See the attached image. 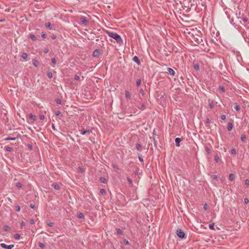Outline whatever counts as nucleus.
<instances>
[{
    "instance_id": "nucleus-1",
    "label": "nucleus",
    "mask_w": 249,
    "mask_h": 249,
    "mask_svg": "<svg viewBox=\"0 0 249 249\" xmlns=\"http://www.w3.org/2000/svg\"><path fill=\"white\" fill-rule=\"evenodd\" d=\"M107 34L108 35V36L113 39H114L117 43L119 44L123 43V40L122 39L121 36L116 33L107 31Z\"/></svg>"
},
{
    "instance_id": "nucleus-2",
    "label": "nucleus",
    "mask_w": 249,
    "mask_h": 249,
    "mask_svg": "<svg viewBox=\"0 0 249 249\" xmlns=\"http://www.w3.org/2000/svg\"><path fill=\"white\" fill-rule=\"evenodd\" d=\"M80 20L82 24L87 26L89 23V21L85 17L81 16L80 17Z\"/></svg>"
},
{
    "instance_id": "nucleus-3",
    "label": "nucleus",
    "mask_w": 249,
    "mask_h": 249,
    "mask_svg": "<svg viewBox=\"0 0 249 249\" xmlns=\"http://www.w3.org/2000/svg\"><path fill=\"white\" fill-rule=\"evenodd\" d=\"M177 234L178 237L181 239L185 238L186 237L185 233L181 229L177 230Z\"/></svg>"
},
{
    "instance_id": "nucleus-4",
    "label": "nucleus",
    "mask_w": 249,
    "mask_h": 249,
    "mask_svg": "<svg viewBox=\"0 0 249 249\" xmlns=\"http://www.w3.org/2000/svg\"><path fill=\"white\" fill-rule=\"evenodd\" d=\"M0 246L5 249H12L14 247V245H7L4 243H1Z\"/></svg>"
},
{
    "instance_id": "nucleus-5",
    "label": "nucleus",
    "mask_w": 249,
    "mask_h": 249,
    "mask_svg": "<svg viewBox=\"0 0 249 249\" xmlns=\"http://www.w3.org/2000/svg\"><path fill=\"white\" fill-rule=\"evenodd\" d=\"M91 133H92V130H89V129L80 131V134L81 135H85L86 134H90Z\"/></svg>"
},
{
    "instance_id": "nucleus-6",
    "label": "nucleus",
    "mask_w": 249,
    "mask_h": 249,
    "mask_svg": "<svg viewBox=\"0 0 249 249\" xmlns=\"http://www.w3.org/2000/svg\"><path fill=\"white\" fill-rule=\"evenodd\" d=\"M167 72L172 76L175 74V71L172 68H167Z\"/></svg>"
},
{
    "instance_id": "nucleus-7",
    "label": "nucleus",
    "mask_w": 249,
    "mask_h": 249,
    "mask_svg": "<svg viewBox=\"0 0 249 249\" xmlns=\"http://www.w3.org/2000/svg\"><path fill=\"white\" fill-rule=\"evenodd\" d=\"M100 54V51L99 50L96 49L92 53V55L93 57H97Z\"/></svg>"
},
{
    "instance_id": "nucleus-8",
    "label": "nucleus",
    "mask_w": 249,
    "mask_h": 249,
    "mask_svg": "<svg viewBox=\"0 0 249 249\" xmlns=\"http://www.w3.org/2000/svg\"><path fill=\"white\" fill-rule=\"evenodd\" d=\"M233 128V125L231 123H229L227 125V129L229 131L232 130Z\"/></svg>"
},
{
    "instance_id": "nucleus-9",
    "label": "nucleus",
    "mask_w": 249,
    "mask_h": 249,
    "mask_svg": "<svg viewBox=\"0 0 249 249\" xmlns=\"http://www.w3.org/2000/svg\"><path fill=\"white\" fill-rule=\"evenodd\" d=\"M52 186L56 190H58L60 189L59 185L56 183H53Z\"/></svg>"
},
{
    "instance_id": "nucleus-10",
    "label": "nucleus",
    "mask_w": 249,
    "mask_h": 249,
    "mask_svg": "<svg viewBox=\"0 0 249 249\" xmlns=\"http://www.w3.org/2000/svg\"><path fill=\"white\" fill-rule=\"evenodd\" d=\"M181 141V139L179 138H177L175 139L176 145L178 147L179 146V143Z\"/></svg>"
},
{
    "instance_id": "nucleus-11",
    "label": "nucleus",
    "mask_w": 249,
    "mask_h": 249,
    "mask_svg": "<svg viewBox=\"0 0 249 249\" xmlns=\"http://www.w3.org/2000/svg\"><path fill=\"white\" fill-rule=\"evenodd\" d=\"M32 63L35 67H37L39 64L38 62L35 59L32 60Z\"/></svg>"
},
{
    "instance_id": "nucleus-12",
    "label": "nucleus",
    "mask_w": 249,
    "mask_h": 249,
    "mask_svg": "<svg viewBox=\"0 0 249 249\" xmlns=\"http://www.w3.org/2000/svg\"><path fill=\"white\" fill-rule=\"evenodd\" d=\"M133 60L134 61H135L137 64H140V61L139 58L137 56H135L133 58Z\"/></svg>"
},
{
    "instance_id": "nucleus-13",
    "label": "nucleus",
    "mask_w": 249,
    "mask_h": 249,
    "mask_svg": "<svg viewBox=\"0 0 249 249\" xmlns=\"http://www.w3.org/2000/svg\"><path fill=\"white\" fill-rule=\"evenodd\" d=\"M234 105L235 106L234 109L237 111H240L241 108L240 106L238 105L236 103H234Z\"/></svg>"
},
{
    "instance_id": "nucleus-14",
    "label": "nucleus",
    "mask_w": 249,
    "mask_h": 249,
    "mask_svg": "<svg viewBox=\"0 0 249 249\" xmlns=\"http://www.w3.org/2000/svg\"><path fill=\"white\" fill-rule=\"evenodd\" d=\"M45 27L50 29V30H51L52 29V24L50 22H48L47 23H46L45 24Z\"/></svg>"
},
{
    "instance_id": "nucleus-15",
    "label": "nucleus",
    "mask_w": 249,
    "mask_h": 249,
    "mask_svg": "<svg viewBox=\"0 0 249 249\" xmlns=\"http://www.w3.org/2000/svg\"><path fill=\"white\" fill-rule=\"evenodd\" d=\"M241 139L243 142H245L246 140V136L245 134H242L241 136Z\"/></svg>"
},
{
    "instance_id": "nucleus-16",
    "label": "nucleus",
    "mask_w": 249,
    "mask_h": 249,
    "mask_svg": "<svg viewBox=\"0 0 249 249\" xmlns=\"http://www.w3.org/2000/svg\"><path fill=\"white\" fill-rule=\"evenodd\" d=\"M29 37L33 41L36 40V37L33 34H31L29 36Z\"/></svg>"
},
{
    "instance_id": "nucleus-17",
    "label": "nucleus",
    "mask_w": 249,
    "mask_h": 249,
    "mask_svg": "<svg viewBox=\"0 0 249 249\" xmlns=\"http://www.w3.org/2000/svg\"><path fill=\"white\" fill-rule=\"evenodd\" d=\"M125 96H126V98L127 99H130V94L129 92V91L128 90H125Z\"/></svg>"
},
{
    "instance_id": "nucleus-18",
    "label": "nucleus",
    "mask_w": 249,
    "mask_h": 249,
    "mask_svg": "<svg viewBox=\"0 0 249 249\" xmlns=\"http://www.w3.org/2000/svg\"><path fill=\"white\" fill-rule=\"evenodd\" d=\"M36 116L35 115H33L30 114L29 115V118L30 120H32L33 121H35L36 120Z\"/></svg>"
},
{
    "instance_id": "nucleus-19",
    "label": "nucleus",
    "mask_w": 249,
    "mask_h": 249,
    "mask_svg": "<svg viewBox=\"0 0 249 249\" xmlns=\"http://www.w3.org/2000/svg\"><path fill=\"white\" fill-rule=\"evenodd\" d=\"M235 178V176L233 174H230L229 175V179L231 181H233Z\"/></svg>"
},
{
    "instance_id": "nucleus-20",
    "label": "nucleus",
    "mask_w": 249,
    "mask_h": 249,
    "mask_svg": "<svg viewBox=\"0 0 249 249\" xmlns=\"http://www.w3.org/2000/svg\"><path fill=\"white\" fill-rule=\"evenodd\" d=\"M21 57L24 59H26L28 57V54L25 53H23L21 55Z\"/></svg>"
},
{
    "instance_id": "nucleus-21",
    "label": "nucleus",
    "mask_w": 249,
    "mask_h": 249,
    "mask_svg": "<svg viewBox=\"0 0 249 249\" xmlns=\"http://www.w3.org/2000/svg\"><path fill=\"white\" fill-rule=\"evenodd\" d=\"M100 182L104 183H105L107 182V180H106V178H105L104 177L100 178Z\"/></svg>"
},
{
    "instance_id": "nucleus-22",
    "label": "nucleus",
    "mask_w": 249,
    "mask_h": 249,
    "mask_svg": "<svg viewBox=\"0 0 249 249\" xmlns=\"http://www.w3.org/2000/svg\"><path fill=\"white\" fill-rule=\"evenodd\" d=\"M136 147L137 148V149L139 151H141V147H142V145L139 144V143H137L136 145Z\"/></svg>"
},
{
    "instance_id": "nucleus-23",
    "label": "nucleus",
    "mask_w": 249,
    "mask_h": 249,
    "mask_svg": "<svg viewBox=\"0 0 249 249\" xmlns=\"http://www.w3.org/2000/svg\"><path fill=\"white\" fill-rule=\"evenodd\" d=\"M138 107H139V109H141L142 110H143L146 108L145 106L143 104H141L140 106H138Z\"/></svg>"
},
{
    "instance_id": "nucleus-24",
    "label": "nucleus",
    "mask_w": 249,
    "mask_h": 249,
    "mask_svg": "<svg viewBox=\"0 0 249 249\" xmlns=\"http://www.w3.org/2000/svg\"><path fill=\"white\" fill-rule=\"evenodd\" d=\"M77 217L80 219H82L84 218V215L82 213H79L77 214Z\"/></svg>"
},
{
    "instance_id": "nucleus-25",
    "label": "nucleus",
    "mask_w": 249,
    "mask_h": 249,
    "mask_svg": "<svg viewBox=\"0 0 249 249\" xmlns=\"http://www.w3.org/2000/svg\"><path fill=\"white\" fill-rule=\"evenodd\" d=\"M38 246L40 248H41L42 249H43L45 248V245L43 243H41V242H39L38 243Z\"/></svg>"
},
{
    "instance_id": "nucleus-26",
    "label": "nucleus",
    "mask_w": 249,
    "mask_h": 249,
    "mask_svg": "<svg viewBox=\"0 0 249 249\" xmlns=\"http://www.w3.org/2000/svg\"><path fill=\"white\" fill-rule=\"evenodd\" d=\"M5 150L7 151H8V152H11L13 150V148L11 147H9V146H5Z\"/></svg>"
},
{
    "instance_id": "nucleus-27",
    "label": "nucleus",
    "mask_w": 249,
    "mask_h": 249,
    "mask_svg": "<svg viewBox=\"0 0 249 249\" xmlns=\"http://www.w3.org/2000/svg\"><path fill=\"white\" fill-rule=\"evenodd\" d=\"M214 223L210 224L209 225V227L210 229H211L212 230H214Z\"/></svg>"
},
{
    "instance_id": "nucleus-28",
    "label": "nucleus",
    "mask_w": 249,
    "mask_h": 249,
    "mask_svg": "<svg viewBox=\"0 0 249 249\" xmlns=\"http://www.w3.org/2000/svg\"><path fill=\"white\" fill-rule=\"evenodd\" d=\"M214 160L216 162H218L219 161H220V159L218 157V155H215L214 156Z\"/></svg>"
},
{
    "instance_id": "nucleus-29",
    "label": "nucleus",
    "mask_w": 249,
    "mask_h": 249,
    "mask_svg": "<svg viewBox=\"0 0 249 249\" xmlns=\"http://www.w3.org/2000/svg\"><path fill=\"white\" fill-rule=\"evenodd\" d=\"M209 106L211 109H212L214 107V104L213 101H211L210 103H209Z\"/></svg>"
},
{
    "instance_id": "nucleus-30",
    "label": "nucleus",
    "mask_w": 249,
    "mask_h": 249,
    "mask_svg": "<svg viewBox=\"0 0 249 249\" xmlns=\"http://www.w3.org/2000/svg\"><path fill=\"white\" fill-rule=\"evenodd\" d=\"M16 186L18 188H20L22 187V184L19 182H17L15 184Z\"/></svg>"
},
{
    "instance_id": "nucleus-31",
    "label": "nucleus",
    "mask_w": 249,
    "mask_h": 249,
    "mask_svg": "<svg viewBox=\"0 0 249 249\" xmlns=\"http://www.w3.org/2000/svg\"><path fill=\"white\" fill-rule=\"evenodd\" d=\"M219 89L220 91H221L222 92H224L225 91L224 87L222 86H220L219 87Z\"/></svg>"
},
{
    "instance_id": "nucleus-32",
    "label": "nucleus",
    "mask_w": 249,
    "mask_h": 249,
    "mask_svg": "<svg viewBox=\"0 0 249 249\" xmlns=\"http://www.w3.org/2000/svg\"><path fill=\"white\" fill-rule=\"evenodd\" d=\"M55 102L57 104L61 105L62 104V101L60 99H56L55 100Z\"/></svg>"
},
{
    "instance_id": "nucleus-33",
    "label": "nucleus",
    "mask_w": 249,
    "mask_h": 249,
    "mask_svg": "<svg viewBox=\"0 0 249 249\" xmlns=\"http://www.w3.org/2000/svg\"><path fill=\"white\" fill-rule=\"evenodd\" d=\"M47 75L48 77L50 78H52L53 77V74L51 71L48 72Z\"/></svg>"
},
{
    "instance_id": "nucleus-34",
    "label": "nucleus",
    "mask_w": 249,
    "mask_h": 249,
    "mask_svg": "<svg viewBox=\"0 0 249 249\" xmlns=\"http://www.w3.org/2000/svg\"><path fill=\"white\" fill-rule=\"evenodd\" d=\"M78 171L79 173H82L84 172V170L82 167H79L78 168Z\"/></svg>"
},
{
    "instance_id": "nucleus-35",
    "label": "nucleus",
    "mask_w": 249,
    "mask_h": 249,
    "mask_svg": "<svg viewBox=\"0 0 249 249\" xmlns=\"http://www.w3.org/2000/svg\"><path fill=\"white\" fill-rule=\"evenodd\" d=\"M141 79H137V80H136L137 86L139 87L141 84Z\"/></svg>"
},
{
    "instance_id": "nucleus-36",
    "label": "nucleus",
    "mask_w": 249,
    "mask_h": 249,
    "mask_svg": "<svg viewBox=\"0 0 249 249\" xmlns=\"http://www.w3.org/2000/svg\"><path fill=\"white\" fill-rule=\"evenodd\" d=\"M5 140H6V141H8V140H16V138L8 137L7 138H5Z\"/></svg>"
},
{
    "instance_id": "nucleus-37",
    "label": "nucleus",
    "mask_w": 249,
    "mask_h": 249,
    "mask_svg": "<svg viewBox=\"0 0 249 249\" xmlns=\"http://www.w3.org/2000/svg\"><path fill=\"white\" fill-rule=\"evenodd\" d=\"M14 238L15 239L18 240L20 238V235L19 234H15L14 235Z\"/></svg>"
},
{
    "instance_id": "nucleus-38",
    "label": "nucleus",
    "mask_w": 249,
    "mask_h": 249,
    "mask_svg": "<svg viewBox=\"0 0 249 249\" xmlns=\"http://www.w3.org/2000/svg\"><path fill=\"white\" fill-rule=\"evenodd\" d=\"M54 224L53 222H48L47 223V225L50 227H53L54 226Z\"/></svg>"
},
{
    "instance_id": "nucleus-39",
    "label": "nucleus",
    "mask_w": 249,
    "mask_h": 249,
    "mask_svg": "<svg viewBox=\"0 0 249 249\" xmlns=\"http://www.w3.org/2000/svg\"><path fill=\"white\" fill-rule=\"evenodd\" d=\"M100 193L101 194H102V195H105L106 194V191L105 189H101L100 190Z\"/></svg>"
},
{
    "instance_id": "nucleus-40",
    "label": "nucleus",
    "mask_w": 249,
    "mask_h": 249,
    "mask_svg": "<svg viewBox=\"0 0 249 249\" xmlns=\"http://www.w3.org/2000/svg\"><path fill=\"white\" fill-rule=\"evenodd\" d=\"M231 153L232 154H236V150L235 148H233L231 149Z\"/></svg>"
},
{
    "instance_id": "nucleus-41",
    "label": "nucleus",
    "mask_w": 249,
    "mask_h": 249,
    "mask_svg": "<svg viewBox=\"0 0 249 249\" xmlns=\"http://www.w3.org/2000/svg\"><path fill=\"white\" fill-rule=\"evenodd\" d=\"M116 231H117V234H122V231L120 229H117Z\"/></svg>"
},
{
    "instance_id": "nucleus-42",
    "label": "nucleus",
    "mask_w": 249,
    "mask_h": 249,
    "mask_svg": "<svg viewBox=\"0 0 249 249\" xmlns=\"http://www.w3.org/2000/svg\"><path fill=\"white\" fill-rule=\"evenodd\" d=\"M4 229L5 231H8L10 230V227L7 225L4 226Z\"/></svg>"
},
{
    "instance_id": "nucleus-43",
    "label": "nucleus",
    "mask_w": 249,
    "mask_h": 249,
    "mask_svg": "<svg viewBox=\"0 0 249 249\" xmlns=\"http://www.w3.org/2000/svg\"><path fill=\"white\" fill-rule=\"evenodd\" d=\"M127 179L129 184H132V180L130 178L127 177Z\"/></svg>"
},
{
    "instance_id": "nucleus-44",
    "label": "nucleus",
    "mask_w": 249,
    "mask_h": 249,
    "mask_svg": "<svg viewBox=\"0 0 249 249\" xmlns=\"http://www.w3.org/2000/svg\"><path fill=\"white\" fill-rule=\"evenodd\" d=\"M194 67L195 69H196V70H198L199 69V65L197 64H195Z\"/></svg>"
},
{
    "instance_id": "nucleus-45",
    "label": "nucleus",
    "mask_w": 249,
    "mask_h": 249,
    "mask_svg": "<svg viewBox=\"0 0 249 249\" xmlns=\"http://www.w3.org/2000/svg\"><path fill=\"white\" fill-rule=\"evenodd\" d=\"M124 244L125 245H129V243L128 241L126 240V239H124Z\"/></svg>"
},
{
    "instance_id": "nucleus-46",
    "label": "nucleus",
    "mask_w": 249,
    "mask_h": 249,
    "mask_svg": "<svg viewBox=\"0 0 249 249\" xmlns=\"http://www.w3.org/2000/svg\"><path fill=\"white\" fill-rule=\"evenodd\" d=\"M20 210V207L18 205L16 206V211L17 212H19Z\"/></svg>"
},
{
    "instance_id": "nucleus-47",
    "label": "nucleus",
    "mask_w": 249,
    "mask_h": 249,
    "mask_svg": "<svg viewBox=\"0 0 249 249\" xmlns=\"http://www.w3.org/2000/svg\"><path fill=\"white\" fill-rule=\"evenodd\" d=\"M205 149L207 153H210L211 150H210V149H209V148L208 147H207V146H206V147H205Z\"/></svg>"
},
{
    "instance_id": "nucleus-48",
    "label": "nucleus",
    "mask_w": 249,
    "mask_h": 249,
    "mask_svg": "<svg viewBox=\"0 0 249 249\" xmlns=\"http://www.w3.org/2000/svg\"><path fill=\"white\" fill-rule=\"evenodd\" d=\"M220 118L223 120H225L226 119V117L225 115H221Z\"/></svg>"
},
{
    "instance_id": "nucleus-49",
    "label": "nucleus",
    "mask_w": 249,
    "mask_h": 249,
    "mask_svg": "<svg viewBox=\"0 0 249 249\" xmlns=\"http://www.w3.org/2000/svg\"><path fill=\"white\" fill-rule=\"evenodd\" d=\"M52 62L53 65H55L56 63V60L54 58L52 59Z\"/></svg>"
},
{
    "instance_id": "nucleus-50",
    "label": "nucleus",
    "mask_w": 249,
    "mask_h": 249,
    "mask_svg": "<svg viewBox=\"0 0 249 249\" xmlns=\"http://www.w3.org/2000/svg\"><path fill=\"white\" fill-rule=\"evenodd\" d=\"M245 183L246 185H249V180L248 179H247L245 180Z\"/></svg>"
},
{
    "instance_id": "nucleus-51",
    "label": "nucleus",
    "mask_w": 249,
    "mask_h": 249,
    "mask_svg": "<svg viewBox=\"0 0 249 249\" xmlns=\"http://www.w3.org/2000/svg\"><path fill=\"white\" fill-rule=\"evenodd\" d=\"M41 37L42 38H46L47 37V35L46 34H45V33H42L41 34Z\"/></svg>"
},
{
    "instance_id": "nucleus-52",
    "label": "nucleus",
    "mask_w": 249,
    "mask_h": 249,
    "mask_svg": "<svg viewBox=\"0 0 249 249\" xmlns=\"http://www.w3.org/2000/svg\"><path fill=\"white\" fill-rule=\"evenodd\" d=\"M79 79H80V77H79V76L78 75H76V74L75 75V76H74V79L75 80H79Z\"/></svg>"
},
{
    "instance_id": "nucleus-53",
    "label": "nucleus",
    "mask_w": 249,
    "mask_h": 249,
    "mask_svg": "<svg viewBox=\"0 0 249 249\" xmlns=\"http://www.w3.org/2000/svg\"><path fill=\"white\" fill-rule=\"evenodd\" d=\"M249 199L247 198H244V203L246 204H248V203H249Z\"/></svg>"
},
{
    "instance_id": "nucleus-54",
    "label": "nucleus",
    "mask_w": 249,
    "mask_h": 249,
    "mask_svg": "<svg viewBox=\"0 0 249 249\" xmlns=\"http://www.w3.org/2000/svg\"><path fill=\"white\" fill-rule=\"evenodd\" d=\"M30 207L33 209H35L36 208L35 205L32 203L30 205Z\"/></svg>"
},
{
    "instance_id": "nucleus-55",
    "label": "nucleus",
    "mask_w": 249,
    "mask_h": 249,
    "mask_svg": "<svg viewBox=\"0 0 249 249\" xmlns=\"http://www.w3.org/2000/svg\"><path fill=\"white\" fill-rule=\"evenodd\" d=\"M61 114V112L59 111H56L55 112V115L56 116H59Z\"/></svg>"
},
{
    "instance_id": "nucleus-56",
    "label": "nucleus",
    "mask_w": 249,
    "mask_h": 249,
    "mask_svg": "<svg viewBox=\"0 0 249 249\" xmlns=\"http://www.w3.org/2000/svg\"><path fill=\"white\" fill-rule=\"evenodd\" d=\"M29 223L31 224H34L35 223V221L34 219H30L29 220Z\"/></svg>"
},
{
    "instance_id": "nucleus-57",
    "label": "nucleus",
    "mask_w": 249,
    "mask_h": 249,
    "mask_svg": "<svg viewBox=\"0 0 249 249\" xmlns=\"http://www.w3.org/2000/svg\"><path fill=\"white\" fill-rule=\"evenodd\" d=\"M44 118H45V116H44V115H40L39 116V119H40V120H43V119H44Z\"/></svg>"
},
{
    "instance_id": "nucleus-58",
    "label": "nucleus",
    "mask_w": 249,
    "mask_h": 249,
    "mask_svg": "<svg viewBox=\"0 0 249 249\" xmlns=\"http://www.w3.org/2000/svg\"><path fill=\"white\" fill-rule=\"evenodd\" d=\"M139 160H140V161L141 162H143V160L141 156H139Z\"/></svg>"
},
{
    "instance_id": "nucleus-59",
    "label": "nucleus",
    "mask_w": 249,
    "mask_h": 249,
    "mask_svg": "<svg viewBox=\"0 0 249 249\" xmlns=\"http://www.w3.org/2000/svg\"><path fill=\"white\" fill-rule=\"evenodd\" d=\"M25 225V223L24 221H22V222L21 223V228H23Z\"/></svg>"
},
{
    "instance_id": "nucleus-60",
    "label": "nucleus",
    "mask_w": 249,
    "mask_h": 249,
    "mask_svg": "<svg viewBox=\"0 0 249 249\" xmlns=\"http://www.w3.org/2000/svg\"><path fill=\"white\" fill-rule=\"evenodd\" d=\"M175 2H176L177 4L179 2L180 3H181V0H174Z\"/></svg>"
},
{
    "instance_id": "nucleus-61",
    "label": "nucleus",
    "mask_w": 249,
    "mask_h": 249,
    "mask_svg": "<svg viewBox=\"0 0 249 249\" xmlns=\"http://www.w3.org/2000/svg\"><path fill=\"white\" fill-rule=\"evenodd\" d=\"M48 52H49V50H48V49H47V48L45 49H44V52L45 53H48Z\"/></svg>"
},
{
    "instance_id": "nucleus-62",
    "label": "nucleus",
    "mask_w": 249,
    "mask_h": 249,
    "mask_svg": "<svg viewBox=\"0 0 249 249\" xmlns=\"http://www.w3.org/2000/svg\"><path fill=\"white\" fill-rule=\"evenodd\" d=\"M28 147L30 149H32L33 146H32V145L31 144H29L28 145Z\"/></svg>"
},
{
    "instance_id": "nucleus-63",
    "label": "nucleus",
    "mask_w": 249,
    "mask_h": 249,
    "mask_svg": "<svg viewBox=\"0 0 249 249\" xmlns=\"http://www.w3.org/2000/svg\"><path fill=\"white\" fill-rule=\"evenodd\" d=\"M140 92L142 94V95H143L144 94V91L142 89H141L140 90Z\"/></svg>"
},
{
    "instance_id": "nucleus-64",
    "label": "nucleus",
    "mask_w": 249,
    "mask_h": 249,
    "mask_svg": "<svg viewBox=\"0 0 249 249\" xmlns=\"http://www.w3.org/2000/svg\"><path fill=\"white\" fill-rule=\"evenodd\" d=\"M206 122L207 123H210V119L209 118H207L206 119Z\"/></svg>"
}]
</instances>
